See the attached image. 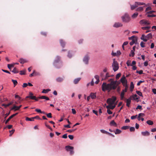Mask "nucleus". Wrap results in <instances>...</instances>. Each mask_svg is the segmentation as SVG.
Instances as JSON below:
<instances>
[{
	"instance_id": "f257e3e1",
	"label": "nucleus",
	"mask_w": 156,
	"mask_h": 156,
	"mask_svg": "<svg viewBox=\"0 0 156 156\" xmlns=\"http://www.w3.org/2000/svg\"><path fill=\"white\" fill-rule=\"evenodd\" d=\"M115 84V82L111 81L110 83L108 84L104 82L101 85L102 90L104 92L106 90L110 91L112 90H115L116 87L114 85Z\"/></svg>"
},
{
	"instance_id": "f03ea898",
	"label": "nucleus",
	"mask_w": 156,
	"mask_h": 156,
	"mask_svg": "<svg viewBox=\"0 0 156 156\" xmlns=\"http://www.w3.org/2000/svg\"><path fill=\"white\" fill-rule=\"evenodd\" d=\"M122 20L123 22L127 23L129 22L130 20V17L129 15L126 13H125L121 17Z\"/></svg>"
},
{
	"instance_id": "7ed1b4c3",
	"label": "nucleus",
	"mask_w": 156,
	"mask_h": 156,
	"mask_svg": "<svg viewBox=\"0 0 156 156\" xmlns=\"http://www.w3.org/2000/svg\"><path fill=\"white\" fill-rule=\"evenodd\" d=\"M60 60V57L59 56H57L55 58V60L54 62V64L55 66H57L56 67L57 68H60L62 66V62L60 63L59 64H60L59 66H58L56 64Z\"/></svg>"
},
{
	"instance_id": "20e7f679",
	"label": "nucleus",
	"mask_w": 156,
	"mask_h": 156,
	"mask_svg": "<svg viewBox=\"0 0 156 156\" xmlns=\"http://www.w3.org/2000/svg\"><path fill=\"white\" fill-rule=\"evenodd\" d=\"M112 66L114 72L117 71L119 68V64L114 59L112 64Z\"/></svg>"
},
{
	"instance_id": "39448f33",
	"label": "nucleus",
	"mask_w": 156,
	"mask_h": 156,
	"mask_svg": "<svg viewBox=\"0 0 156 156\" xmlns=\"http://www.w3.org/2000/svg\"><path fill=\"white\" fill-rule=\"evenodd\" d=\"M116 99V97L113 96L112 97V98H109L107 99V103L110 105H112L114 104Z\"/></svg>"
},
{
	"instance_id": "423d86ee",
	"label": "nucleus",
	"mask_w": 156,
	"mask_h": 156,
	"mask_svg": "<svg viewBox=\"0 0 156 156\" xmlns=\"http://www.w3.org/2000/svg\"><path fill=\"white\" fill-rule=\"evenodd\" d=\"M33 94L31 92H30L29 93V95L28 96H27L25 98V99L26 100H27V98H30L33 99V100H35L36 101H38V98H36V97L35 96H33Z\"/></svg>"
},
{
	"instance_id": "0eeeda50",
	"label": "nucleus",
	"mask_w": 156,
	"mask_h": 156,
	"mask_svg": "<svg viewBox=\"0 0 156 156\" xmlns=\"http://www.w3.org/2000/svg\"><path fill=\"white\" fill-rule=\"evenodd\" d=\"M100 131L102 133H105V134H108V135H109V136H112L113 137H115V136L114 135H113L112 134L110 133H109V132H107V131H106L104 129H101Z\"/></svg>"
},
{
	"instance_id": "6e6552de",
	"label": "nucleus",
	"mask_w": 156,
	"mask_h": 156,
	"mask_svg": "<svg viewBox=\"0 0 156 156\" xmlns=\"http://www.w3.org/2000/svg\"><path fill=\"white\" fill-rule=\"evenodd\" d=\"M140 24H144L146 25H148L150 24V23L148 21L144 20H141L140 22Z\"/></svg>"
},
{
	"instance_id": "1a4fd4ad",
	"label": "nucleus",
	"mask_w": 156,
	"mask_h": 156,
	"mask_svg": "<svg viewBox=\"0 0 156 156\" xmlns=\"http://www.w3.org/2000/svg\"><path fill=\"white\" fill-rule=\"evenodd\" d=\"M122 26V24L121 23H115L113 25V27H115L118 28L121 27Z\"/></svg>"
},
{
	"instance_id": "9d476101",
	"label": "nucleus",
	"mask_w": 156,
	"mask_h": 156,
	"mask_svg": "<svg viewBox=\"0 0 156 156\" xmlns=\"http://www.w3.org/2000/svg\"><path fill=\"white\" fill-rule=\"evenodd\" d=\"M110 76L109 74V73H107L105 75V76L104 77H103L102 78V80H106L108 79V77H110V76Z\"/></svg>"
},
{
	"instance_id": "9b49d317",
	"label": "nucleus",
	"mask_w": 156,
	"mask_h": 156,
	"mask_svg": "<svg viewBox=\"0 0 156 156\" xmlns=\"http://www.w3.org/2000/svg\"><path fill=\"white\" fill-rule=\"evenodd\" d=\"M137 96L136 94L131 96L129 98L131 99V100L133 99V100H137L139 99V98L137 97Z\"/></svg>"
},
{
	"instance_id": "f8f14e48",
	"label": "nucleus",
	"mask_w": 156,
	"mask_h": 156,
	"mask_svg": "<svg viewBox=\"0 0 156 156\" xmlns=\"http://www.w3.org/2000/svg\"><path fill=\"white\" fill-rule=\"evenodd\" d=\"M89 60V57L87 55H86L84 58L83 61L86 64H87Z\"/></svg>"
},
{
	"instance_id": "ddd939ff",
	"label": "nucleus",
	"mask_w": 156,
	"mask_h": 156,
	"mask_svg": "<svg viewBox=\"0 0 156 156\" xmlns=\"http://www.w3.org/2000/svg\"><path fill=\"white\" fill-rule=\"evenodd\" d=\"M120 81L122 83V82L123 83L127 82V80L126 79V77L124 75H123L122 78L120 79Z\"/></svg>"
},
{
	"instance_id": "4468645a",
	"label": "nucleus",
	"mask_w": 156,
	"mask_h": 156,
	"mask_svg": "<svg viewBox=\"0 0 156 156\" xmlns=\"http://www.w3.org/2000/svg\"><path fill=\"white\" fill-rule=\"evenodd\" d=\"M131 99L129 98L127 99H126V105L128 107H129L130 104L131 102Z\"/></svg>"
},
{
	"instance_id": "2eb2a0df",
	"label": "nucleus",
	"mask_w": 156,
	"mask_h": 156,
	"mask_svg": "<svg viewBox=\"0 0 156 156\" xmlns=\"http://www.w3.org/2000/svg\"><path fill=\"white\" fill-rule=\"evenodd\" d=\"M141 134L143 136H148L150 135V133L147 131L144 132H142Z\"/></svg>"
},
{
	"instance_id": "dca6fc26",
	"label": "nucleus",
	"mask_w": 156,
	"mask_h": 156,
	"mask_svg": "<svg viewBox=\"0 0 156 156\" xmlns=\"http://www.w3.org/2000/svg\"><path fill=\"white\" fill-rule=\"evenodd\" d=\"M56 81L58 82H62L64 80V78L61 77H58L56 79Z\"/></svg>"
},
{
	"instance_id": "f3484780",
	"label": "nucleus",
	"mask_w": 156,
	"mask_h": 156,
	"mask_svg": "<svg viewBox=\"0 0 156 156\" xmlns=\"http://www.w3.org/2000/svg\"><path fill=\"white\" fill-rule=\"evenodd\" d=\"M135 3L136 5H145V6H144V7L147 6V5H146L143 2H135Z\"/></svg>"
},
{
	"instance_id": "a211bd4d",
	"label": "nucleus",
	"mask_w": 156,
	"mask_h": 156,
	"mask_svg": "<svg viewBox=\"0 0 156 156\" xmlns=\"http://www.w3.org/2000/svg\"><path fill=\"white\" fill-rule=\"evenodd\" d=\"M90 96L92 99H95L96 98V93H91Z\"/></svg>"
},
{
	"instance_id": "6ab92c4d",
	"label": "nucleus",
	"mask_w": 156,
	"mask_h": 156,
	"mask_svg": "<svg viewBox=\"0 0 156 156\" xmlns=\"http://www.w3.org/2000/svg\"><path fill=\"white\" fill-rule=\"evenodd\" d=\"M65 148L67 151H69L71 149H73L74 148L73 147L69 145L66 146Z\"/></svg>"
},
{
	"instance_id": "aec40b11",
	"label": "nucleus",
	"mask_w": 156,
	"mask_h": 156,
	"mask_svg": "<svg viewBox=\"0 0 156 156\" xmlns=\"http://www.w3.org/2000/svg\"><path fill=\"white\" fill-rule=\"evenodd\" d=\"M137 38H135V40H132V41L129 43L130 45H132L134 43L136 44V43L137 42Z\"/></svg>"
},
{
	"instance_id": "412c9836",
	"label": "nucleus",
	"mask_w": 156,
	"mask_h": 156,
	"mask_svg": "<svg viewBox=\"0 0 156 156\" xmlns=\"http://www.w3.org/2000/svg\"><path fill=\"white\" fill-rule=\"evenodd\" d=\"M110 125L111 126H117L116 123L115 122L114 120H112L110 122Z\"/></svg>"
},
{
	"instance_id": "4be33fe9",
	"label": "nucleus",
	"mask_w": 156,
	"mask_h": 156,
	"mask_svg": "<svg viewBox=\"0 0 156 156\" xmlns=\"http://www.w3.org/2000/svg\"><path fill=\"white\" fill-rule=\"evenodd\" d=\"M141 40H143L144 41L146 42L148 39L145 37L144 35L143 34L140 38Z\"/></svg>"
},
{
	"instance_id": "5701e85b",
	"label": "nucleus",
	"mask_w": 156,
	"mask_h": 156,
	"mask_svg": "<svg viewBox=\"0 0 156 156\" xmlns=\"http://www.w3.org/2000/svg\"><path fill=\"white\" fill-rule=\"evenodd\" d=\"M19 62L21 64H23L24 63L27 62V61L25 59L23 58H21L19 59Z\"/></svg>"
},
{
	"instance_id": "b1692460",
	"label": "nucleus",
	"mask_w": 156,
	"mask_h": 156,
	"mask_svg": "<svg viewBox=\"0 0 156 156\" xmlns=\"http://www.w3.org/2000/svg\"><path fill=\"white\" fill-rule=\"evenodd\" d=\"M122 132L121 130L118 129H116L115 131L114 130V132L115 133V134H119L121 133Z\"/></svg>"
},
{
	"instance_id": "393cba45",
	"label": "nucleus",
	"mask_w": 156,
	"mask_h": 156,
	"mask_svg": "<svg viewBox=\"0 0 156 156\" xmlns=\"http://www.w3.org/2000/svg\"><path fill=\"white\" fill-rule=\"evenodd\" d=\"M144 116V113H139L138 115V116L137 117L138 120L139 121L140 120H141V119H140V117L141 116Z\"/></svg>"
},
{
	"instance_id": "a878e982",
	"label": "nucleus",
	"mask_w": 156,
	"mask_h": 156,
	"mask_svg": "<svg viewBox=\"0 0 156 156\" xmlns=\"http://www.w3.org/2000/svg\"><path fill=\"white\" fill-rule=\"evenodd\" d=\"M145 37L149 39L151 38L152 37V36L151 33H149L147 35L145 36Z\"/></svg>"
},
{
	"instance_id": "bb28decb",
	"label": "nucleus",
	"mask_w": 156,
	"mask_h": 156,
	"mask_svg": "<svg viewBox=\"0 0 156 156\" xmlns=\"http://www.w3.org/2000/svg\"><path fill=\"white\" fill-rule=\"evenodd\" d=\"M81 78H77V79H75L74 80V83L75 84H77L79 82Z\"/></svg>"
},
{
	"instance_id": "cd10ccee",
	"label": "nucleus",
	"mask_w": 156,
	"mask_h": 156,
	"mask_svg": "<svg viewBox=\"0 0 156 156\" xmlns=\"http://www.w3.org/2000/svg\"><path fill=\"white\" fill-rule=\"evenodd\" d=\"M125 92L124 91V90H122L121 94H120V97L121 100H122L124 98Z\"/></svg>"
},
{
	"instance_id": "c85d7f7f",
	"label": "nucleus",
	"mask_w": 156,
	"mask_h": 156,
	"mask_svg": "<svg viewBox=\"0 0 156 156\" xmlns=\"http://www.w3.org/2000/svg\"><path fill=\"white\" fill-rule=\"evenodd\" d=\"M112 82H115V84H114L115 86V89L117 88V86L119 84L120 82H118L117 81H112Z\"/></svg>"
},
{
	"instance_id": "c756f323",
	"label": "nucleus",
	"mask_w": 156,
	"mask_h": 156,
	"mask_svg": "<svg viewBox=\"0 0 156 156\" xmlns=\"http://www.w3.org/2000/svg\"><path fill=\"white\" fill-rule=\"evenodd\" d=\"M144 10V8L143 7H139L138 8H137L136 9V10L137 11H139V12H141V11H142L143 10Z\"/></svg>"
},
{
	"instance_id": "7c9ffc66",
	"label": "nucleus",
	"mask_w": 156,
	"mask_h": 156,
	"mask_svg": "<svg viewBox=\"0 0 156 156\" xmlns=\"http://www.w3.org/2000/svg\"><path fill=\"white\" fill-rule=\"evenodd\" d=\"M60 43L61 44V46L63 47H64L65 46V42H64V41L63 40H60Z\"/></svg>"
},
{
	"instance_id": "2f4dec72",
	"label": "nucleus",
	"mask_w": 156,
	"mask_h": 156,
	"mask_svg": "<svg viewBox=\"0 0 156 156\" xmlns=\"http://www.w3.org/2000/svg\"><path fill=\"white\" fill-rule=\"evenodd\" d=\"M138 7V5H136L135 3V5H131V9L132 10H134L136 8Z\"/></svg>"
},
{
	"instance_id": "473e14b6",
	"label": "nucleus",
	"mask_w": 156,
	"mask_h": 156,
	"mask_svg": "<svg viewBox=\"0 0 156 156\" xmlns=\"http://www.w3.org/2000/svg\"><path fill=\"white\" fill-rule=\"evenodd\" d=\"M12 71L14 73H18L19 72L18 70L16 68H14Z\"/></svg>"
},
{
	"instance_id": "72a5a7b5",
	"label": "nucleus",
	"mask_w": 156,
	"mask_h": 156,
	"mask_svg": "<svg viewBox=\"0 0 156 156\" xmlns=\"http://www.w3.org/2000/svg\"><path fill=\"white\" fill-rule=\"evenodd\" d=\"M135 55L134 51L133 50H131L130 53L129 54V56L130 57H133Z\"/></svg>"
},
{
	"instance_id": "f704fd0d",
	"label": "nucleus",
	"mask_w": 156,
	"mask_h": 156,
	"mask_svg": "<svg viewBox=\"0 0 156 156\" xmlns=\"http://www.w3.org/2000/svg\"><path fill=\"white\" fill-rule=\"evenodd\" d=\"M50 91V89H44L42 92V93H48L49 91Z\"/></svg>"
},
{
	"instance_id": "c9c22d12",
	"label": "nucleus",
	"mask_w": 156,
	"mask_h": 156,
	"mask_svg": "<svg viewBox=\"0 0 156 156\" xmlns=\"http://www.w3.org/2000/svg\"><path fill=\"white\" fill-rule=\"evenodd\" d=\"M146 122L147 124L150 125H152L153 124V121L150 120H147Z\"/></svg>"
},
{
	"instance_id": "e433bc0d",
	"label": "nucleus",
	"mask_w": 156,
	"mask_h": 156,
	"mask_svg": "<svg viewBox=\"0 0 156 156\" xmlns=\"http://www.w3.org/2000/svg\"><path fill=\"white\" fill-rule=\"evenodd\" d=\"M138 14L137 12L134 13L132 16V17L133 18H136L138 16Z\"/></svg>"
},
{
	"instance_id": "4c0bfd02",
	"label": "nucleus",
	"mask_w": 156,
	"mask_h": 156,
	"mask_svg": "<svg viewBox=\"0 0 156 156\" xmlns=\"http://www.w3.org/2000/svg\"><path fill=\"white\" fill-rule=\"evenodd\" d=\"M129 126H124L122 127L121 129H122L126 130L129 129Z\"/></svg>"
},
{
	"instance_id": "58836bf2",
	"label": "nucleus",
	"mask_w": 156,
	"mask_h": 156,
	"mask_svg": "<svg viewBox=\"0 0 156 156\" xmlns=\"http://www.w3.org/2000/svg\"><path fill=\"white\" fill-rule=\"evenodd\" d=\"M12 82L14 84V87H15L17 84V82L16 80H14L13 79L12 80Z\"/></svg>"
},
{
	"instance_id": "ea45409f",
	"label": "nucleus",
	"mask_w": 156,
	"mask_h": 156,
	"mask_svg": "<svg viewBox=\"0 0 156 156\" xmlns=\"http://www.w3.org/2000/svg\"><path fill=\"white\" fill-rule=\"evenodd\" d=\"M121 54V53L120 51H117V52L116 53H115L113 55H120Z\"/></svg>"
},
{
	"instance_id": "a19ab883",
	"label": "nucleus",
	"mask_w": 156,
	"mask_h": 156,
	"mask_svg": "<svg viewBox=\"0 0 156 156\" xmlns=\"http://www.w3.org/2000/svg\"><path fill=\"white\" fill-rule=\"evenodd\" d=\"M13 102H10V103H9L8 104H3V105L5 107H8L9 105H11L12 104Z\"/></svg>"
},
{
	"instance_id": "79ce46f5",
	"label": "nucleus",
	"mask_w": 156,
	"mask_h": 156,
	"mask_svg": "<svg viewBox=\"0 0 156 156\" xmlns=\"http://www.w3.org/2000/svg\"><path fill=\"white\" fill-rule=\"evenodd\" d=\"M47 117L48 118H51L52 117V114L51 113H47L46 114Z\"/></svg>"
},
{
	"instance_id": "37998d69",
	"label": "nucleus",
	"mask_w": 156,
	"mask_h": 156,
	"mask_svg": "<svg viewBox=\"0 0 156 156\" xmlns=\"http://www.w3.org/2000/svg\"><path fill=\"white\" fill-rule=\"evenodd\" d=\"M26 120L27 121H34V120H33V119H32V118H29L28 117H26Z\"/></svg>"
},
{
	"instance_id": "c03bdc74",
	"label": "nucleus",
	"mask_w": 156,
	"mask_h": 156,
	"mask_svg": "<svg viewBox=\"0 0 156 156\" xmlns=\"http://www.w3.org/2000/svg\"><path fill=\"white\" fill-rule=\"evenodd\" d=\"M14 65L13 64H9L8 65V68L11 70V68L13 67Z\"/></svg>"
},
{
	"instance_id": "a18cd8bd",
	"label": "nucleus",
	"mask_w": 156,
	"mask_h": 156,
	"mask_svg": "<svg viewBox=\"0 0 156 156\" xmlns=\"http://www.w3.org/2000/svg\"><path fill=\"white\" fill-rule=\"evenodd\" d=\"M150 28V27H142V29L143 30H147L149 29Z\"/></svg>"
},
{
	"instance_id": "49530a36",
	"label": "nucleus",
	"mask_w": 156,
	"mask_h": 156,
	"mask_svg": "<svg viewBox=\"0 0 156 156\" xmlns=\"http://www.w3.org/2000/svg\"><path fill=\"white\" fill-rule=\"evenodd\" d=\"M136 94L139 96H143L142 93L141 92L139 91H136Z\"/></svg>"
},
{
	"instance_id": "de8ad7c7",
	"label": "nucleus",
	"mask_w": 156,
	"mask_h": 156,
	"mask_svg": "<svg viewBox=\"0 0 156 156\" xmlns=\"http://www.w3.org/2000/svg\"><path fill=\"white\" fill-rule=\"evenodd\" d=\"M135 38H137L136 37H135L134 36H132V37H129V40H135Z\"/></svg>"
},
{
	"instance_id": "09e8293b",
	"label": "nucleus",
	"mask_w": 156,
	"mask_h": 156,
	"mask_svg": "<svg viewBox=\"0 0 156 156\" xmlns=\"http://www.w3.org/2000/svg\"><path fill=\"white\" fill-rule=\"evenodd\" d=\"M121 75V73H119L117 74L116 75V77H115L116 79H117V80L119 78V77Z\"/></svg>"
},
{
	"instance_id": "8fccbe9b",
	"label": "nucleus",
	"mask_w": 156,
	"mask_h": 156,
	"mask_svg": "<svg viewBox=\"0 0 156 156\" xmlns=\"http://www.w3.org/2000/svg\"><path fill=\"white\" fill-rule=\"evenodd\" d=\"M145 43H144L143 41L141 42L140 44V45L142 48H144L145 47V46H144Z\"/></svg>"
},
{
	"instance_id": "3c124183",
	"label": "nucleus",
	"mask_w": 156,
	"mask_h": 156,
	"mask_svg": "<svg viewBox=\"0 0 156 156\" xmlns=\"http://www.w3.org/2000/svg\"><path fill=\"white\" fill-rule=\"evenodd\" d=\"M129 130L130 132H133L135 130V129L134 127H131L130 128Z\"/></svg>"
},
{
	"instance_id": "603ef678",
	"label": "nucleus",
	"mask_w": 156,
	"mask_h": 156,
	"mask_svg": "<svg viewBox=\"0 0 156 156\" xmlns=\"http://www.w3.org/2000/svg\"><path fill=\"white\" fill-rule=\"evenodd\" d=\"M126 64L128 66H132V65H131L130 64V61H129V60H128L127 61V62H126Z\"/></svg>"
},
{
	"instance_id": "864d4df0",
	"label": "nucleus",
	"mask_w": 156,
	"mask_h": 156,
	"mask_svg": "<svg viewBox=\"0 0 156 156\" xmlns=\"http://www.w3.org/2000/svg\"><path fill=\"white\" fill-rule=\"evenodd\" d=\"M100 76L101 77H102V78L103 77H104L105 76V75L104 73L103 72H101L100 73Z\"/></svg>"
},
{
	"instance_id": "5fc2aeb1",
	"label": "nucleus",
	"mask_w": 156,
	"mask_h": 156,
	"mask_svg": "<svg viewBox=\"0 0 156 156\" xmlns=\"http://www.w3.org/2000/svg\"><path fill=\"white\" fill-rule=\"evenodd\" d=\"M122 83L124 87H128V85H127V82H126L125 83H123L122 82Z\"/></svg>"
},
{
	"instance_id": "6e6d98bb",
	"label": "nucleus",
	"mask_w": 156,
	"mask_h": 156,
	"mask_svg": "<svg viewBox=\"0 0 156 156\" xmlns=\"http://www.w3.org/2000/svg\"><path fill=\"white\" fill-rule=\"evenodd\" d=\"M136 72L140 74H141L143 73V71L142 70H140V71H137Z\"/></svg>"
},
{
	"instance_id": "4d7b16f0",
	"label": "nucleus",
	"mask_w": 156,
	"mask_h": 156,
	"mask_svg": "<svg viewBox=\"0 0 156 156\" xmlns=\"http://www.w3.org/2000/svg\"><path fill=\"white\" fill-rule=\"evenodd\" d=\"M12 119L11 118H10V116L6 121L5 122V124H6L8 123V122L9 121V120Z\"/></svg>"
},
{
	"instance_id": "13d9d810",
	"label": "nucleus",
	"mask_w": 156,
	"mask_h": 156,
	"mask_svg": "<svg viewBox=\"0 0 156 156\" xmlns=\"http://www.w3.org/2000/svg\"><path fill=\"white\" fill-rule=\"evenodd\" d=\"M76 129H69V130H68L67 131V132H69V133H71L72 132H73Z\"/></svg>"
},
{
	"instance_id": "bf43d9fd",
	"label": "nucleus",
	"mask_w": 156,
	"mask_h": 156,
	"mask_svg": "<svg viewBox=\"0 0 156 156\" xmlns=\"http://www.w3.org/2000/svg\"><path fill=\"white\" fill-rule=\"evenodd\" d=\"M20 75H24L25 74V72L23 70H21L20 71Z\"/></svg>"
},
{
	"instance_id": "052dcab7",
	"label": "nucleus",
	"mask_w": 156,
	"mask_h": 156,
	"mask_svg": "<svg viewBox=\"0 0 156 156\" xmlns=\"http://www.w3.org/2000/svg\"><path fill=\"white\" fill-rule=\"evenodd\" d=\"M137 116V115H133V116H131V118L132 119H134L136 118Z\"/></svg>"
},
{
	"instance_id": "680f3d73",
	"label": "nucleus",
	"mask_w": 156,
	"mask_h": 156,
	"mask_svg": "<svg viewBox=\"0 0 156 156\" xmlns=\"http://www.w3.org/2000/svg\"><path fill=\"white\" fill-rule=\"evenodd\" d=\"M41 34L45 36H47V33L45 32H41Z\"/></svg>"
},
{
	"instance_id": "e2e57ef3",
	"label": "nucleus",
	"mask_w": 156,
	"mask_h": 156,
	"mask_svg": "<svg viewBox=\"0 0 156 156\" xmlns=\"http://www.w3.org/2000/svg\"><path fill=\"white\" fill-rule=\"evenodd\" d=\"M69 138L71 140H72L73 139V136L72 135H69L68 136Z\"/></svg>"
},
{
	"instance_id": "0e129e2a",
	"label": "nucleus",
	"mask_w": 156,
	"mask_h": 156,
	"mask_svg": "<svg viewBox=\"0 0 156 156\" xmlns=\"http://www.w3.org/2000/svg\"><path fill=\"white\" fill-rule=\"evenodd\" d=\"M107 112L109 114H112V112L109 109H107Z\"/></svg>"
},
{
	"instance_id": "69168bd1",
	"label": "nucleus",
	"mask_w": 156,
	"mask_h": 156,
	"mask_svg": "<svg viewBox=\"0 0 156 156\" xmlns=\"http://www.w3.org/2000/svg\"><path fill=\"white\" fill-rule=\"evenodd\" d=\"M134 87V86L133 84V82H131V83L130 88L131 89H133Z\"/></svg>"
},
{
	"instance_id": "338daca9",
	"label": "nucleus",
	"mask_w": 156,
	"mask_h": 156,
	"mask_svg": "<svg viewBox=\"0 0 156 156\" xmlns=\"http://www.w3.org/2000/svg\"><path fill=\"white\" fill-rule=\"evenodd\" d=\"M28 86V84L27 83H23V88H25L26 87Z\"/></svg>"
},
{
	"instance_id": "774afa93",
	"label": "nucleus",
	"mask_w": 156,
	"mask_h": 156,
	"mask_svg": "<svg viewBox=\"0 0 156 156\" xmlns=\"http://www.w3.org/2000/svg\"><path fill=\"white\" fill-rule=\"evenodd\" d=\"M151 9V7H150V6L148 7L146 9V11H148L150 10Z\"/></svg>"
}]
</instances>
